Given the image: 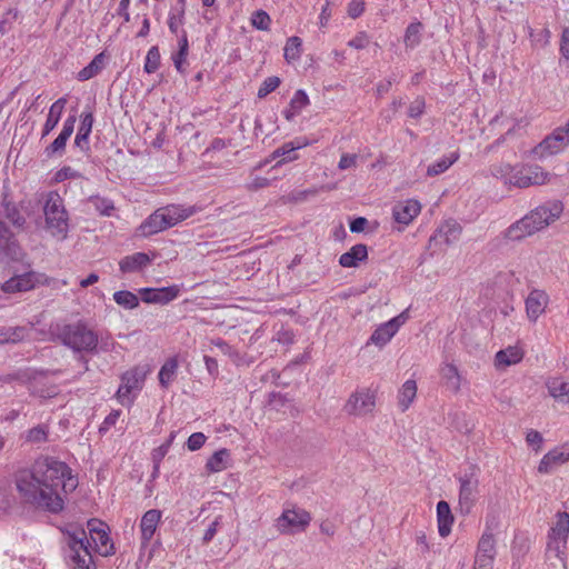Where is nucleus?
Returning <instances> with one entry per match:
<instances>
[{"label": "nucleus", "mask_w": 569, "mask_h": 569, "mask_svg": "<svg viewBox=\"0 0 569 569\" xmlns=\"http://www.w3.org/2000/svg\"><path fill=\"white\" fill-rule=\"evenodd\" d=\"M550 30L548 28H542L539 31H535L533 29L529 28V37L531 40V43L536 47L545 48L550 40Z\"/></svg>", "instance_id": "09e8293b"}, {"label": "nucleus", "mask_w": 569, "mask_h": 569, "mask_svg": "<svg viewBox=\"0 0 569 569\" xmlns=\"http://www.w3.org/2000/svg\"><path fill=\"white\" fill-rule=\"evenodd\" d=\"M179 287L173 284L162 288H142L139 290L141 300L146 303L166 305L174 300L179 295Z\"/></svg>", "instance_id": "ddd939ff"}, {"label": "nucleus", "mask_w": 569, "mask_h": 569, "mask_svg": "<svg viewBox=\"0 0 569 569\" xmlns=\"http://www.w3.org/2000/svg\"><path fill=\"white\" fill-rule=\"evenodd\" d=\"M170 228V221L168 222L167 216L162 208L157 209L151 213L139 227L140 234L143 237L153 236L160 231Z\"/></svg>", "instance_id": "4468645a"}, {"label": "nucleus", "mask_w": 569, "mask_h": 569, "mask_svg": "<svg viewBox=\"0 0 569 569\" xmlns=\"http://www.w3.org/2000/svg\"><path fill=\"white\" fill-rule=\"evenodd\" d=\"M160 60L161 56L158 46L151 47L146 56L144 72L149 74L156 72L160 67Z\"/></svg>", "instance_id": "37998d69"}, {"label": "nucleus", "mask_w": 569, "mask_h": 569, "mask_svg": "<svg viewBox=\"0 0 569 569\" xmlns=\"http://www.w3.org/2000/svg\"><path fill=\"white\" fill-rule=\"evenodd\" d=\"M120 416V411L113 410L111 411L103 420L102 425L99 428V432L103 433L109 430L110 427L114 426L118 418Z\"/></svg>", "instance_id": "0e129e2a"}, {"label": "nucleus", "mask_w": 569, "mask_h": 569, "mask_svg": "<svg viewBox=\"0 0 569 569\" xmlns=\"http://www.w3.org/2000/svg\"><path fill=\"white\" fill-rule=\"evenodd\" d=\"M181 9L178 14H170L168 19V27L171 33L178 34V28L184 21V0H179Z\"/></svg>", "instance_id": "3c124183"}, {"label": "nucleus", "mask_w": 569, "mask_h": 569, "mask_svg": "<svg viewBox=\"0 0 569 569\" xmlns=\"http://www.w3.org/2000/svg\"><path fill=\"white\" fill-rule=\"evenodd\" d=\"M150 262L151 259L147 253L136 252L121 259L119 268L123 273L137 272L146 268Z\"/></svg>", "instance_id": "b1692460"}, {"label": "nucleus", "mask_w": 569, "mask_h": 569, "mask_svg": "<svg viewBox=\"0 0 569 569\" xmlns=\"http://www.w3.org/2000/svg\"><path fill=\"white\" fill-rule=\"evenodd\" d=\"M560 52L561 54L569 60V29L566 28L562 31L561 42H560Z\"/></svg>", "instance_id": "774afa93"}, {"label": "nucleus", "mask_w": 569, "mask_h": 569, "mask_svg": "<svg viewBox=\"0 0 569 569\" xmlns=\"http://www.w3.org/2000/svg\"><path fill=\"white\" fill-rule=\"evenodd\" d=\"M523 358V352L518 347H508L496 353V365L498 367H508L520 362Z\"/></svg>", "instance_id": "c85d7f7f"}, {"label": "nucleus", "mask_w": 569, "mask_h": 569, "mask_svg": "<svg viewBox=\"0 0 569 569\" xmlns=\"http://www.w3.org/2000/svg\"><path fill=\"white\" fill-rule=\"evenodd\" d=\"M459 159L458 152H452L449 156H445L435 163L428 166L427 176L436 177L447 171L455 162Z\"/></svg>", "instance_id": "72a5a7b5"}, {"label": "nucleus", "mask_w": 569, "mask_h": 569, "mask_svg": "<svg viewBox=\"0 0 569 569\" xmlns=\"http://www.w3.org/2000/svg\"><path fill=\"white\" fill-rule=\"evenodd\" d=\"M569 143H565V138L555 129L550 134L545 137L535 148L531 150V154L535 159L543 160L548 157L560 153Z\"/></svg>", "instance_id": "9d476101"}, {"label": "nucleus", "mask_w": 569, "mask_h": 569, "mask_svg": "<svg viewBox=\"0 0 569 569\" xmlns=\"http://www.w3.org/2000/svg\"><path fill=\"white\" fill-rule=\"evenodd\" d=\"M69 137L64 136V133H59V136L44 149V154L47 158H52L56 154L62 156L66 150V144Z\"/></svg>", "instance_id": "c03bdc74"}, {"label": "nucleus", "mask_w": 569, "mask_h": 569, "mask_svg": "<svg viewBox=\"0 0 569 569\" xmlns=\"http://www.w3.org/2000/svg\"><path fill=\"white\" fill-rule=\"evenodd\" d=\"M569 461V442H565L547 452L539 462V473H550L557 466Z\"/></svg>", "instance_id": "f8f14e48"}, {"label": "nucleus", "mask_w": 569, "mask_h": 569, "mask_svg": "<svg viewBox=\"0 0 569 569\" xmlns=\"http://www.w3.org/2000/svg\"><path fill=\"white\" fill-rule=\"evenodd\" d=\"M551 174L545 171L538 164H526L513 172L509 179L510 186L517 188H528L531 186H542L550 180Z\"/></svg>", "instance_id": "0eeeda50"}, {"label": "nucleus", "mask_w": 569, "mask_h": 569, "mask_svg": "<svg viewBox=\"0 0 569 569\" xmlns=\"http://www.w3.org/2000/svg\"><path fill=\"white\" fill-rule=\"evenodd\" d=\"M420 203L417 200L409 199L397 203L392 209L395 221L402 224H409L413 218L420 212Z\"/></svg>", "instance_id": "f3484780"}, {"label": "nucleus", "mask_w": 569, "mask_h": 569, "mask_svg": "<svg viewBox=\"0 0 569 569\" xmlns=\"http://www.w3.org/2000/svg\"><path fill=\"white\" fill-rule=\"evenodd\" d=\"M563 211V204L559 200L547 202L537 207L520 220L512 223L503 233L507 240L519 241L542 230L556 221Z\"/></svg>", "instance_id": "7ed1b4c3"}, {"label": "nucleus", "mask_w": 569, "mask_h": 569, "mask_svg": "<svg viewBox=\"0 0 569 569\" xmlns=\"http://www.w3.org/2000/svg\"><path fill=\"white\" fill-rule=\"evenodd\" d=\"M113 300L124 309L131 310L139 306V298L131 291L119 290L113 293Z\"/></svg>", "instance_id": "a19ab883"}, {"label": "nucleus", "mask_w": 569, "mask_h": 569, "mask_svg": "<svg viewBox=\"0 0 569 569\" xmlns=\"http://www.w3.org/2000/svg\"><path fill=\"white\" fill-rule=\"evenodd\" d=\"M496 553V541L492 533L485 532L479 542L477 549V556H490L495 557Z\"/></svg>", "instance_id": "79ce46f5"}, {"label": "nucleus", "mask_w": 569, "mask_h": 569, "mask_svg": "<svg viewBox=\"0 0 569 569\" xmlns=\"http://www.w3.org/2000/svg\"><path fill=\"white\" fill-rule=\"evenodd\" d=\"M89 137L90 134H83L77 132L73 146L78 148L81 152H83L86 156H89L90 153V143H89Z\"/></svg>", "instance_id": "13d9d810"}, {"label": "nucleus", "mask_w": 569, "mask_h": 569, "mask_svg": "<svg viewBox=\"0 0 569 569\" xmlns=\"http://www.w3.org/2000/svg\"><path fill=\"white\" fill-rule=\"evenodd\" d=\"M548 390L550 395L561 401L569 402V382L561 378H555L548 382Z\"/></svg>", "instance_id": "c9c22d12"}, {"label": "nucleus", "mask_w": 569, "mask_h": 569, "mask_svg": "<svg viewBox=\"0 0 569 569\" xmlns=\"http://www.w3.org/2000/svg\"><path fill=\"white\" fill-rule=\"evenodd\" d=\"M24 329L21 327L0 330V343L18 342L23 339Z\"/></svg>", "instance_id": "49530a36"}, {"label": "nucleus", "mask_w": 569, "mask_h": 569, "mask_svg": "<svg viewBox=\"0 0 569 569\" xmlns=\"http://www.w3.org/2000/svg\"><path fill=\"white\" fill-rule=\"evenodd\" d=\"M46 228L53 237L66 239L69 230V216L63 199L57 192H49L43 206Z\"/></svg>", "instance_id": "39448f33"}, {"label": "nucleus", "mask_w": 569, "mask_h": 569, "mask_svg": "<svg viewBox=\"0 0 569 569\" xmlns=\"http://www.w3.org/2000/svg\"><path fill=\"white\" fill-rule=\"evenodd\" d=\"M22 249L10 226L0 219V262L6 259L20 260Z\"/></svg>", "instance_id": "1a4fd4ad"}, {"label": "nucleus", "mask_w": 569, "mask_h": 569, "mask_svg": "<svg viewBox=\"0 0 569 569\" xmlns=\"http://www.w3.org/2000/svg\"><path fill=\"white\" fill-rule=\"evenodd\" d=\"M422 23L420 21L411 22L405 32L403 42L407 49H415L421 42Z\"/></svg>", "instance_id": "4c0bfd02"}, {"label": "nucleus", "mask_w": 569, "mask_h": 569, "mask_svg": "<svg viewBox=\"0 0 569 569\" xmlns=\"http://www.w3.org/2000/svg\"><path fill=\"white\" fill-rule=\"evenodd\" d=\"M438 531L441 537H447L451 532L453 515L447 501L440 500L437 503Z\"/></svg>", "instance_id": "5701e85b"}, {"label": "nucleus", "mask_w": 569, "mask_h": 569, "mask_svg": "<svg viewBox=\"0 0 569 569\" xmlns=\"http://www.w3.org/2000/svg\"><path fill=\"white\" fill-rule=\"evenodd\" d=\"M162 209L164 210L168 222L170 221V228L194 213L192 207L183 208L181 206H169Z\"/></svg>", "instance_id": "f704fd0d"}, {"label": "nucleus", "mask_w": 569, "mask_h": 569, "mask_svg": "<svg viewBox=\"0 0 569 569\" xmlns=\"http://www.w3.org/2000/svg\"><path fill=\"white\" fill-rule=\"evenodd\" d=\"M461 233V227L458 222L451 220L442 224L436 233L430 238V242H443L450 244L458 239Z\"/></svg>", "instance_id": "393cba45"}, {"label": "nucleus", "mask_w": 569, "mask_h": 569, "mask_svg": "<svg viewBox=\"0 0 569 569\" xmlns=\"http://www.w3.org/2000/svg\"><path fill=\"white\" fill-rule=\"evenodd\" d=\"M280 84V79L276 76L268 77L261 83L258 90V98H266L269 93L274 91Z\"/></svg>", "instance_id": "8fccbe9b"}, {"label": "nucleus", "mask_w": 569, "mask_h": 569, "mask_svg": "<svg viewBox=\"0 0 569 569\" xmlns=\"http://www.w3.org/2000/svg\"><path fill=\"white\" fill-rule=\"evenodd\" d=\"M369 44V36L365 31H360L357 33L355 38H352L348 46L355 49H365Z\"/></svg>", "instance_id": "bf43d9fd"}, {"label": "nucleus", "mask_w": 569, "mask_h": 569, "mask_svg": "<svg viewBox=\"0 0 569 569\" xmlns=\"http://www.w3.org/2000/svg\"><path fill=\"white\" fill-rule=\"evenodd\" d=\"M87 201L91 203L96 211H98L101 216L110 217L116 210L114 203L111 199L101 197L99 194L90 196Z\"/></svg>", "instance_id": "58836bf2"}, {"label": "nucleus", "mask_w": 569, "mask_h": 569, "mask_svg": "<svg viewBox=\"0 0 569 569\" xmlns=\"http://www.w3.org/2000/svg\"><path fill=\"white\" fill-rule=\"evenodd\" d=\"M66 550L64 556L69 559L72 569H96L92 555L90 552L91 543L84 529L77 528L72 531H64Z\"/></svg>", "instance_id": "20e7f679"}, {"label": "nucleus", "mask_w": 569, "mask_h": 569, "mask_svg": "<svg viewBox=\"0 0 569 569\" xmlns=\"http://www.w3.org/2000/svg\"><path fill=\"white\" fill-rule=\"evenodd\" d=\"M478 480L460 478L459 505L461 511L468 513L475 502Z\"/></svg>", "instance_id": "6ab92c4d"}, {"label": "nucleus", "mask_w": 569, "mask_h": 569, "mask_svg": "<svg viewBox=\"0 0 569 569\" xmlns=\"http://www.w3.org/2000/svg\"><path fill=\"white\" fill-rule=\"evenodd\" d=\"M493 558L490 556H477L475 559V569H492Z\"/></svg>", "instance_id": "338daca9"}, {"label": "nucleus", "mask_w": 569, "mask_h": 569, "mask_svg": "<svg viewBox=\"0 0 569 569\" xmlns=\"http://www.w3.org/2000/svg\"><path fill=\"white\" fill-rule=\"evenodd\" d=\"M396 333L392 329V323L385 322L372 332L370 341L376 346L383 347Z\"/></svg>", "instance_id": "e433bc0d"}, {"label": "nucleus", "mask_w": 569, "mask_h": 569, "mask_svg": "<svg viewBox=\"0 0 569 569\" xmlns=\"http://www.w3.org/2000/svg\"><path fill=\"white\" fill-rule=\"evenodd\" d=\"M67 103L66 98H59L49 109L47 120L44 122L41 137L48 136L59 123L61 113Z\"/></svg>", "instance_id": "a878e982"}, {"label": "nucleus", "mask_w": 569, "mask_h": 569, "mask_svg": "<svg viewBox=\"0 0 569 569\" xmlns=\"http://www.w3.org/2000/svg\"><path fill=\"white\" fill-rule=\"evenodd\" d=\"M3 218L8 220L11 226L18 230H24L27 227V218L22 213V202L9 206L3 209Z\"/></svg>", "instance_id": "bb28decb"}, {"label": "nucleus", "mask_w": 569, "mask_h": 569, "mask_svg": "<svg viewBox=\"0 0 569 569\" xmlns=\"http://www.w3.org/2000/svg\"><path fill=\"white\" fill-rule=\"evenodd\" d=\"M78 481L71 476L70 467L51 457L34 461L30 470L16 476L17 490L23 501L50 513L63 510L64 500L60 490L76 489Z\"/></svg>", "instance_id": "f257e3e1"}, {"label": "nucleus", "mask_w": 569, "mask_h": 569, "mask_svg": "<svg viewBox=\"0 0 569 569\" xmlns=\"http://www.w3.org/2000/svg\"><path fill=\"white\" fill-rule=\"evenodd\" d=\"M230 451L226 448L219 449L207 460L206 468L209 472H220L228 468Z\"/></svg>", "instance_id": "7c9ffc66"}, {"label": "nucleus", "mask_w": 569, "mask_h": 569, "mask_svg": "<svg viewBox=\"0 0 569 569\" xmlns=\"http://www.w3.org/2000/svg\"><path fill=\"white\" fill-rule=\"evenodd\" d=\"M17 18V12L9 9L0 20V34H6L12 28V23Z\"/></svg>", "instance_id": "4d7b16f0"}, {"label": "nucleus", "mask_w": 569, "mask_h": 569, "mask_svg": "<svg viewBox=\"0 0 569 569\" xmlns=\"http://www.w3.org/2000/svg\"><path fill=\"white\" fill-rule=\"evenodd\" d=\"M37 277L33 271L18 274L2 283L1 289L7 293L24 292L36 287Z\"/></svg>", "instance_id": "2eb2a0df"}, {"label": "nucleus", "mask_w": 569, "mask_h": 569, "mask_svg": "<svg viewBox=\"0 0 569 569\" xmlns=\"http://www.w3.org/2000/svg\"><path fill=\"white\" fill-rule=\"evenodd\" d=\"M148 372L149 369L144 367H134L133 369L126 371L121 376L122 389H126V392L140 390Z\"/></svg>", "instance_id": "412c9836"}, {"label": "nucleus", "mask_w": 569, "mask_h": 569, "mask_svg": "<svg viewBox=\"0 0 569 569\" xmlns=\"http://www.w3.org/2000/svg\"><path fill=\"white\" fill-rule=\"evenodd\" d=\"M357 159H358V156L355 153L353 154L345 153L341 156V158L339 160L338 168L340 170H347L349 168H352L356 166Z\"/></svg>", "instance_id": "69168bd1"}, {"label": "nucleus", "mask_w": 569, "mask_h": 569, "mask_svg": "<svg viewBox=\"0 0 569 569\" xmlns=\"http://www.w3.org/2000/svg\"><path fill=\"white\" fill-rule=\"evenodd\" d=\"M213 343L220 349V351L223 355H227L231 359L236 360L239 358V352L233 347H231L227 341L218 338L216 341H213Z\"/></svg>", "instance_id": "052dcab7"}, {"label": "nucleus", "mask_w": 569, "mask_h": 569, "mask_svg": "<svg viewBox=\"0 0 569 569\" xmlns=\"http://www.w3.org/2000/svg\"><path fill=\"white\" fill-rule=\"evenodd\" d=\"M302 40L292 36L287 40L284 46V59L290 63L297 61L301 56Z\"/></svg>", "instance_id": "ea45409f"}, {"label": "nucleus", "mask_w": 569, "mask_h": 569, "mask_svg": "<svg viewBox=\"0 0 569 569\" xmlns=\"http://www.w3.org/2000/svg\"><path fill=\"white\" fill-rule=\"evenodd\" d=\"M51 333L63 346L76 353H80L79 361L84 363L88 370V359L83 353L96 355L99 352V336L83 320L72 323H57L51 327Z\"/></svg>", "instance_id": "f03ea898"}, {"label": "nucleus", "mask_w": 569, "mask_h": 569, "mask_svg": "<svg viewBox=\"0 0 569 569\" xmlns=\"http://www.w3.org/2000/svg\"><path fill=\"white\" fill-rule=\"evenodd\" d=\"M252 26L261 31H268L271 24V18L264 10H257L251 16Z\"/></svg>", "instance_id": "de8ad7c7"}, {"label": "nucleus", "mask_w": 569, "mask_h": 569, "mask_svg": "<svg viewBox=\"0 0 569 569\" xmlns=\"http://www.w3.org/2000/svg\"><path fill=\"white\" fill-rule=\"evenodd\" d=\"M375 405L373 393L368 389L357 390L349 397L345 405V411L348 415L365 416L373 410Z\"/></svg>", "instance_id": "9b49d317"}, {"label": "nucleus", "mask_w": 569, "mask_h": 569, "mask_svg": "<svg viewBox=\"0 0 569 569\" xmlns=\"http://www.w3.org/2000/svg\"><path fill=\"white\" fill-rule=\"evenodd\" d=\"M161 519V511L158 509H150L144 512L140 521L141 542L143 546L148 545L152 539L157 527Z\"/></svg>", "instance_id": "a211bd4d"}, {"label": "nucleus", "mask_w": 569, "mask_h": 569, "mask_svg": "<svg viewBox=\"0 0 569 569\" xmlns=\"http://www.w3.org/2000/svg\"><path fill=\"white\" fill-rule=\"evenodd\" d=\"M94 122L93 112L91 110L83 111L80 114V126L78 129L79 133L90 134Z\"/></svg>", "instance_id": "864d4df0"}, {"label": "nucleus", "mask_w": 569, "mask_h": 569, "mask_svg": "<svg viewBox=\"0 0 569 569\" xmlns=\"http://www.w3.org/2000/svg\"><path fill=\"white\" fill-rule=\"evenodd\" d=\"M106 54L104 52H100L86 66L81 69L77 78L79 81H87L93 77H96L104 67Z\"/></svg>", "instance_id": "cd10ccee"}, {"label": "nucleus", "mask_w": 569, "mask_h": 569, "mask_svg": "<svg viewBox=\"0 0 569 569\" xmlns=\"http://www.w3.org/2000/svg\"><path fill=\"white\" fill-rule=\"evenodd\" d=\"M311 521L310 513L303 509H286L277 519V527L281 533L293 535L305 531Z\"/></svg>", "instance_id": "6e6552de"}, {"label": "nucleus", "mask_w": 569, "mask_h": 569, "mask_svg": "<svg viewBox=\"0 0 569 569\" xmlns=\"http://www.w3.org/2000/svg\"><path fill=\"white\" fill-rule=\"evenodd\" d=\"M556 522L548 532L547 550L553 552L557 558H562L567 548L569 536V513L558 512Z\"/></svg>", "instance_id": "423d86ee"}, {"label": "nucleus", "mask_w": 569, "mask_h": 569, "mask_svg": "<svg viewBox=\"0 0 569 569\" xmlns=\"http://www.w3.org/2000/svg\"><path fill=\"white\" fill-rule=\"evenodd\" d=\"M178 370L177 357L169 358L160 368L158 378L162 388H168Z\"/></svg>", "instance_id": "473e14b6"}, {"label": "nucleus", "mask_w": 569, "mask_h": 569, "mask_svg": "<svg viewBox=\"0 0 569 569\" xmlns=\"http://www.w3.org/2000/svg\"><path fill=\"white\" fill-rule=\"evenodd\" d=\"M27 440L30 442L39 443L47 440V429L43 426L31 428L27 433Z\"/></svg>", "instance_id": "5fc2aeb1"}, {"label": "nucleus", "mask_w": 569, "mask_h": 569, "mask_svg": "<svg viewBox=\"0 0 569 569\" xmlns=\"http://www.w3.org/2000/svg\"><path fill=\"white\" fill-rule=\"evenodd\" d=\"M207 437L202 432L192 433L187 440V448L190 451L199 450L206 442Z\"/></svg>", "instance_id": "6e6d98bb"}, {"label": "nucleus", "mask_w": 569, "mask_h": 569, "mask_svg": "<svg viewBox=\"0 0 569 569\" xmlns=\"http://www.w3.org/2000/svg\"><path fill=\"white\" fill-rule=\"evenodd\" d=\"M416 395H417L416 381L411 380V379L407 380L402 385V387L399 391V396H398V403L402 411H406L409 408V406L416 398Z\"/></svg>", "instance_id": "2f4dec72"}, {"label": "nucleus", "mask_w": 569, "mask_h": 569, "mask_svg": "<svg viewBox=\"0 0 569 569\" xmlns=\"http://www.w3.org/2000/svg\"><path fill=\"white\" fill-rule=\"evenodd\" d=\"M490 172L495 178L503 180L505 184H510L509 179L515 172V167L509 163L492 164Z\"/></svg>", "instance_id": "a18cd8bd"}, {"label": "nucleus", "mask_w": 569, "mask_h": 569, "mask_svg": "<svg viewBox=\"0 0 569 569\" xmlns=\"http://www.w3.org/2000/svg\"><path fill=\"white\" fill-rule=\"evenodd\" d=\"M289 104L292 109H296V111L300 112L305 107L309 104V97L305 90L299 89L295 92Z\"/></svg>", "instance_id": "603ef678"}, {"label": "nucleus", "mask_w": 569, "mask_h": 569, "mask_svg": "<svg viewBox=\"0 0 569 569\" xmlns=\"http://www.w3.org/2000/svg\"><path fill=\"white\" fill-rule=\"evenodd\" d=\"M91 539L93 540L97 551L101 556H109L113 553V545L110 542L109 535L103 529H90Z\"/></svg>", "instance_id": "c756f323"}, {"label": "nucleus", "mask_w": 569, "mask_h": 569, "mask_svg": "<svg viewBox=\"0 0 569 569\" xmlns=\"http://www.w3.org/2000/svg\"><path fill=\"white\" fill-rule=\"evenodd\" d=\"M547 302V296L545 292L533 290L529 293L526 299V310L528 318L536 321L538 317L543 312Z\"/></svg>", "instance_id": "4be33fe9"}, {"label": "nucleus", "mask_w": 569, "mask_h": 569, "mask_svg": "<svg viewBox=\"0 0 569 569\" xmlns=\"http://www.w3.org/2000/svg\"><path fill=\"white\" fill-rule=\"evenodd\" d=\"M425 109V100L421 98L416 99L408 109V116L410 118H418L422 114Z\"/></svg>", "instance_id": "e2e57ef3"}, {"label": "nucleus", "mask_w": 569, "mask_h": 569, "mask_svg": "<svg viewBox=\"0 0 569 569\" xmlns=\"http://www.w3.org/2000/svg\"><path fill=\"white\" fill-rule=\"evenodd\" d=\"M368 259V248L363 243L352 246L339 258V264L343 268H357L360 262Z\"/></svg>", "instance_id": "aec40b11"}, {"label": "nucleus", "mask_w": 569, "mask_h": 569, "mask_svg": "<svg viewBox=\"0 0 569 569\" xmlns=\"http://www.w3.org/2000/svg\"><path fill=\"white\" fill-rule=\"evenodd\" d=\"M307 144L308 141L305 138H296L295 140L286 142L281 147L277 148L270 154V157L272 160L281 158V160L277 162V166H281L286 162H290L298 159V154L296 153V151L298 149L303 148Z\"/></svg>", "instance_id": "dca6fc26"}, {"label": "nucleus", "mask_w": 569, "mask_h": 569, "mask_svg": "<svg viewBox=\"0 0 569 569\" xmlns=\"http://www.w3.org/2000/svg\"><path fill=\"white\" fill-rule=\"evenodd\" d=\"M365 11V2L360 0H352L348 6V14L350 18L356 19Z\"/></svg>", "instance_id": "680f3d73"}]
</instances>
